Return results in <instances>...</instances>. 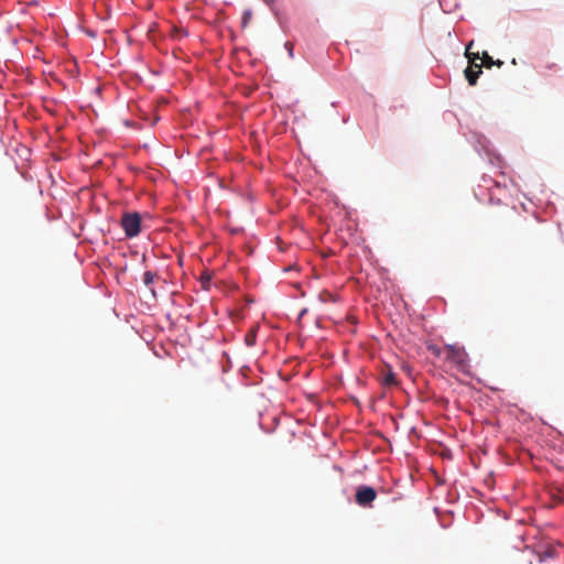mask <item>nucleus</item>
Instances as JSON below:
<instances>
[{"label":"nucleus","mask_w":564,"mask_h":564,"mask_svg":"<svg viewBox=\"0 0 564 564\" xmlns=\"http://www.w3.org/2000/svg\"><path fill=\"white\" fill-rule=\"evenodd\" d=\"M444 360L448 362L451 366L455 367V369L459 371H466L468 367V358L465 349L455 345H447L445 347V357Z\"/></svg>","instance_id":"1"},{"label":"nucleus","mask_w":564,"mask_h":564,"mask_svg":"<svg viewBox=\"0 0 564 564\" xmlns=\"http://www.w3.org/2000/svg\"><path fill=\"white\" fill-rule=\"evenodd\" d=\"M120 225L128 238L137 237L141 231V216L139 213H124Z\"/></svg>","instance_id":"2"},{"label":"nucleus","mask_w":564,"mask_h":564,"mask_svg":"<svg viewBox=\"0 0 564 564\" xmlns=\"http://www.w3.org/2000/svg\"><path fill=\"white\" fill-rule=\"evenodd\" d=\"M138 118L139 121L124 120V124L127 127H135L141 129L144 126L152 127L159 120V117L155 115L153 108H138Z\"/></svg>","instance_id":"3"},{"label":"nucleus","mask_w":564,"mask_h":564,"mask_svg":"<svg viewBox=\"0 0 564 564\" xmlns=\"http://www.w3.org/2000/svg\"><path fill=\"white\" fill-rule=\"evenodd\" d=\"M377 498V491L370 486H359L356 490L355 501L362 508H370Z\"/></svg>","instance_id":"4"},{"label":"nucleus","mask_w":564,"mask_h":564,"mask_svg":"<svg viewBox=\"0 0 564 564\" xmlns=\"http://www.w3.org/2000/svg\"><path fill=\"white\" fill-rule=\"evenodd\" d=\"M466 78L470 85H475L478 76L481 74V65H470L466 70Z\"/></svg>","instance_id":"5"},{"label":"nucleus","mask_w":564,"mask_h":564,"mask_svg":"<svg viewBox=\"0 0 564 564\" xmlns=\"http://www.w3.org/2000/svg\"><path fill=\"white\" fill-rule=\"evenodd\" d=\"M473 44H474V42L471 41V42L467 45L465 54H466V56L468 57V59H469L470 64L476 66V65H478V64H477V61H478V59H481V57H480L479 53H473V52H470V48H471Z\"/></svg>","instance_id":"6"},{"label":"nucleus","mask_w":564,"mask_h":564,"mask_svg":"<svg viewBox=\"0 0 564 564\" xmlns=\"http://www.w3.org/2000/svg\"><path fill=\"white\" fill-rule=\"evenodd\" d=\"M383 383L386 386H395L398 383L397 376L392 370H389L383 375Z\"/></svg>","instance_id":"7"},{"label":"nucleus","mask_w":564,"mask_h":564,"mask_svg":"<svg viewBox=\"0 0 564 564\" xmlns=\"http://www.w3.org/2000/svg\"><path fill=\"white\" fill-rule=\"evenodd\" d=\"M429 351L434 355L437 358H444L445 357V348H440L436 345H429L427 346Z\"/></svg>","instance_id":"8"},{"label":"nucleus","mask_w":564,"mask_h":564,"mask_svg":"<svg viewBox=\"0 0 564 564\" xmlns=\"http://www.w3.org/2000/svg\"><path fill=\"white\" fill-rule=\"evenodd\" d=\"M256 337H257V333H256V329H250L246 336H245V341L247 344V346L251 347L256 344Z\"/></svg>","instance_id":"9"},{"label":"nucleus","mask_w":564,"mask_h":564,"mask_svg":"<svg viewBox=\"0 0 564 564\" xmlns=\"http://www.w3.org/2000/svg\"><path fill=\"white\" fill-rule=\"evenodd\" d=\"M156 278V274L151 272V271H145L143 273V283L149 286L150 284L153 283V281L155 280Z\"/></svg>","instance_id":"10"},{"label":"nucleus","mask_w":564,"mask_h":564,"mask_svg":"<svg viewBox=\"0 0 564 564\" xmlns=\"http://www.w3.org/2000/svg\"><path fill=\"white\" fill-rule=\"evenodd\" d=\"M481 66L482 65H486L487 67H490L491 65L495 64V62L492 61V58L488 55L487 52H482V56H481Z\"/></svg>","instance_id":"11"},{"label":"nucleus","mask_w":564,"mask_h":564,"mask_svg":"<svg viewBox=\"0 0 564 564\" xmlns=\"http://www.w3.org/2000/svg\"><path fill=\"white\" fill-rule=\"evenodd\" d=\"M555 556V550L553 547H549L546 549L542 555H541V560L543 558H551V557H554Z\"/></svg>","instance_id":"12"},{"label":"nucleus","mask_w":564,"mask_h":564,"mask_svg":"<svg viewBox=\"0 0 564 564\" xmlns=\"http://www.w3.org/2000/svg\"><path fill=\"white\" fill-rule=\"evenodd\" d=\"M250 17H251V12H250V11H246V12L243 13V18H242V24H243V26H246V25H247V23H248V21H249Z\"/></svg>","instance_id":"13"},{"label":"nucleus","mask_w":564,"mask_h":564,"mask_svg":"<svg viewBox=\"0 0 564 564\" xmlns=\"http://www.w3.org/2000/svg\"><path fill=\"white\" fill-rule=\"evenodd\" d=\"M508 212L511 214H516V210L513 208H508Z\"/></svg>","instance_id":"14"},{"label":"nucleus","mask_w":564,"mask_h":564,"mask_svg":"<svg viewBox=\"0 0 564 564\" xmlns=\"http://www.w3.org/2000/svg\"><path fill=\"white\" fill-rule=\"evenodd\" d=\"M51 115H55V108H50Z\"/></svg>","instance_id":"15"}]
</instances>
